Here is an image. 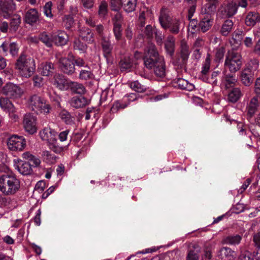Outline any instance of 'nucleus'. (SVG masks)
<instances>
[{
  "mask_svg": "<svg viewBox=\"0 0 260 260\" xmlns=\"http://www.w3.org/2000/svg\"><path fill=\"white\" fill-rule=\"evenodd\" d=\"M148 57L144 60L145 66L149 69L154 68L155 75L162 77L165 75L166 68L164 58L158 55L155 46L151 44L147 50Z\"/></svg>",
  "mask_w": 260,
  "mask_h": 260,
  "instance_id": "1",
  "label": "nucleus"
},
{
  "mask_svg": "<svg viewBox=\"0 0 260 260\" xmlns=\"http://www.w3.org/2000/svg\"><path fill=\"white\" fill-rule=\"evenodd\" d=\"M20 188V182L14 174H5L0 176V191L6 196L17 192Z\"/></svg>",
  "mask_w": 260,
  "mask_h": 260,
  "instance_id": "2",
  "label": "nucleus"
},
{
  "mask_svg": "<svg viewBox=\"0 0 260 260\" xmlns=\"http://www.w3.org/2000/svg\"><path fill=\"white\" fill-rule=\"evenodd\" d=\"M41 139L47 143L50 149L56 153H60L67 147L60 145L57 142V133L50 127H45L39 132Z\"/></svg>",
  "mask_w": 260,
  "mask_h": 260,
  "instance_id": "3",
  "label": "nucleus"
},
{
  "mask_svg": "<svg viewBox=\"0 0 260 260\" xmlns=\"http://www.w3.org/2000/svg\"><path fill=\"white\" fill-rule=\"evenodd\" d=\"M16 67L21 76L26 78H29L33 74L36 69L34 59L25 55H22L19 57Z\"/></svg>",
  "mask_w": 260,
  "mask_h": 260,
  "instance_id": "4",
  "label": "nucleus"
},
{
  "mask_svg": "<svg viewBox=\"0 0 260 260\" xmlns=\"http://www.w3.org/2000/svg\"><path fill=\"white\" fill-rule=\"evenodd\" d=\"M28 107L37 114H47L50 112L51 107L49 103L38 94L31 95L28 100Z\"/></svg>",
  "mask_w": 260,
  "mask_h": 260,
  "instance_id": "5",
  "label": "nucleus"
},
{
  "mask_svg": "<svg viewBox=\"0 0 260 260\" xmlns=\"http://www.w3.org/2000/svg\"><path fill=\"white\" fill-rule=\"evenodd\" d=\"M159 20L163 28L165 29L169 28L173 34L178 33L181 21L176 18H171L166 11L162 10L160 11Z\"/></svg>",
  "mask_w": 260,
  "mask_h": 260,
  "instance_id": "6",
  "label": "nucleus"
},
{
  "mask_svg": "<svg viewBox=\"0 0 260 260\" xmlns=\"http://www.w3.org/2000/svg\"><path fill=\"white\" fill-rule=\"evenodd\" d=\"M241 64V55L234 50L229 51L224 62L225 67L234 73L240 69Z\"/></svg>",
  "mask_w": 260,
  "mask_h": 260,
  "instance_id": "7",
  "label": "nucleus"
},
{
  "mask_svg": "<svg viewBox=\"0 0 260 260\" xmlns=\"http://www.w3.org/2000/svg\"><path fill=\"white\" fill-rule=\"evenodd\" d=\"M7 145L12 151H22L26 146V140L22 136L13 135L8 139Z\"/></svg>",
  "mask_w": 260,
  "mask_h": 260,
  "instance_id": "8",
  "label": "nucleus"
},
{
  "mask_svg": "<svg viewBox=\"0 0 260 260\" xmlns=\"http://www.w3.org/2000/svg\"><path fill=\"white\" fill-rule=\"evenodd\" d=\"M16 4L13 0L0 1V15L6 19L11 17L16 10Z\"/></svg>",
  "mask_w": 260,
  "mask_h": 260,
  "instance_id": "9",
  "label": "nucleus"
},
{
  "mask_svg": "<svg viewBox=\"0 0 260 260\" xmlns=\"http://www.w3.org/2000/svg\"><path fill=\"white\" fill-rule=\"evenodd\" d=\"M2 92L11 98H19L23 94V91L18 85L8 83L3 87Z\"/></svg>",
  "mask_w": 260,
  "mask_h": 260,
  "instance_id": "10",
  "label": "nucleus"
},
{
  "mask_svg": "<svg viewBox=\"0 0 260 260\" xmlns=\"http://www.w3.org/2000/svg\"><path fill=\"white\" fill-rule=\"evenodd\" d=\"M13 166L18 172L22 175H29L32 172V169L31 165L22 160L19 158H16L13 159Z\"/></svg>",
  "mask_w": 260,
  "mask_h": 260,
  "instance_id": "11",
  "label": "nucleus"
},
{
  "mask_svg": "<svg viewBox=\"0 0 260 260\" xmlns=\"http://www.w3.org/2000/svg\"><path fill=\"white\" fill-rule=\"evenodd\" d=\"M37 119L31 114H25L23 119V126L25 130L30 134H33L37 132Z\"/></svg>",
  "mask_w": 260,
  "mask_h": 260,
  "instance_id": "12",
  "label": "nucleus"
},
{
  "mask_svg": "<svg viewBox=\"0 0 260 260\" xmlns=\"http://www.w3.org/2000/svg\"><path fill=\"white\" fill-rule=\"evenodd\" d=\"M59 67L63 72L69 75L74 73L75 70L74 62L65 57L59 60Z\"/></svg>",
  "mask_w": 260,
  "mask_h": 260,
  "instance_id": "13",
  "label": "nucleus"
},
{
  "mask_svg": "<svg viewBox=\"0 0 260 260\" xmlns=\"http://www.w3.org/2000/svg\"><path fill=\"white\" fill-rule=\"evenodd\" d=\"M201 20L199 23V28L202 31L205 32L208 30L213 24V19L212 18V14H202Z\"/></svg>",
  "mask_w": 260,
  "mask_h": 260,
  "instance_id": "14",
  "label": "nucleus"
},
{
  "mask_svg": "<svg viewBox=\"0 0 260 260\" xmlns=\"http://www.w3.org/2000/svg\"><path fill=\"white\" fill-rule=\"evenodd\" d=\"M51 83L60 90L67 89L69 87V83L63 76L60 74H55L51 80Z\"/></svg>",
  "mask_w": 260,
  "mask_h": 260,
  "instance_id": "15",
  "label": "nucleus"
},
{
  "mask_svg": "<svg viewBox=\"0 0 260 260\" xmlns=\"http://www.w3.org/2000/svg\"><path fill=\"white\" fill-rule=\"evenodd\" d=\"M207 3L202 8L201 14H214L219 4V0H206Z\"/></svg>",
  "mask_w": 260,
  "mask_h": 260,
  "instance_id": "16",
  "label": "nucleus"
},
{
  "mask_svg": "<svg viewBox=\"0 0 260 260\" xmlns=\"http://www.w3.org/2000/svg\"><path fill=\"white\" fill-rule=\"evenodd\" d=\"M52 41L58 46L64 45L68 41V35L64 31H58L53 34Z\"/></svg>",
  "mask_w": 260,
  "mask_h": 260,
  "instance_id": "17",
  "label": "nucleus"
},
{
  "mask_svg": "<svg viewBox=\"0 0 260 260\" xmlns=\"http://www.w3.org/2000/svg\"><path fill=\"white\" fill-rule=\"evenodd\" d=\"M260 105V103L256 96H254L251 99L249 102L246 106L247 113L249 117H252Z\"/></svg>",
  "mask_w": 260,
  "mask_h": 260,
  "instance_id": "18",
  "label": "nucleus"
},
{
  "mask_svg": "<svg viewBox=\"0 0 260 260\" xmlns=\"http://www.w3.org/2000/svg\"><path fill=\"white\" fill-rule=\"evenodd\" d=\"M138 98L137 95L136 93H131L129 94H128L126 96H125L123 99L124 102H125L126 101H128V103L126 104H124L123 102H121L120 101H116L114 102V103L113 105L112 108L113 109H118L120 108L123 109L125 108L128 104L131 102L135 101Z\"/></svg>",
  "mask_w": 260,
  "mask_h": 260,
  "instance_id": "19",
  "label": "nucleus"
},
{
  "mask_svg": "<svg viewBox=\"0 0 260 260\" xmlns=\"http://www.w3.org/2000/svg\"><path fill=\"white\" fill-rule=\"evenodd\" d=\"M236 253L228 247H223L218 252V256L221 259L226 260H234L236 256Z\"/></svg>",
  "mask_w": 260,
  "mask_h": 260,
  "instance_id": "20",
  "label": "nucleus"
},
{
  "mask_svg": "<svg viewBox=\"0 0 260 260\" xmlns=\"http://www.w3.org/2000/svg\"><path fill=\"white\" fill-rule=\"evenodd\" d=\"M39 13L37 9L32 8L28 10L26 13L25 19L26 23L32 25L39 19Z\"/></svg>",
  "mask_w": 260,
  "mask_h": 260,
  "instance_id": "21",
  "label": "nucleus"
},
{
  "mask_svg": "<svg viewBox=\"0 0 260 260\" xmlns=\"http://www.w3.org/2000/svg\"><path fill=\"white\" fill-rule=\"evenodd\" d=\"M89 103V101L84 96H75L71 101V105L75 108H81Z\"/></svg>",
  "mask_w": 260,
  "mask_h": 260,
  "instance_id": "22",
  "label": "nucleus"
},
{
  "mask_svg": "<svg viewBox=\"0 0 260 260\" xmlns=\"http://www.w3.org/2000/svg\"><path fill=\"white\" fill-rule=\"evenodd\" d=\"M241 80L245 86H249L252 82V73L251 70L247 68L244 69L241 75Z\"/></svg>",
  "mask_w": 260,
  "mask_h": 260,
  "instance_id": "23",
  "label": "nucleus"
},
{
  "mask_svg": "<svg viewBox=\"0 0 260 260\" xmlns=\"http://www.w3.org/2000/svg\"><path fill=\"white\" fill-rule=\"evenodd\" d=\"M257 22H260V13L249 12L245 18L246 25L252 26Z\"/></svg>",
  "mask_w": 260,
  "mask_h": 260,
  "instance_id": "24",
  "label": "nucleus"
},
{
  "mask_svg": "<svg viewBox=\"0 0 260 260\" xmlns=\"http://www.w3.org/2000/svg\"><path fill=\"white\" fill-rule=\"evenodd\" d=\"M242 34V31L239 30H235L233 34L230 43L232 46H233V48L236 49L241 44L242 40L243 39Z\"/></svg>",
  "mask_w": 260,
  "mask_h": 260,
  "instance_id": "25",
  "label": "nucleus"
},
{
  "mask_svg": "<svg viewBox=\"0 0 260 260\" xmlns=\"http://www.w3.org/2000/svg\"><path fill=\"white\" fill-rule=\"evenodd\" d=\"M39 70L42 75L47 76L53 73L54 68L52 63L45 62L40 65Z\"/></svg>",
  "mask_w": 260,
  "mask_h": 260,
  "instance_id": "26",
  "label": "nucleus"
},
{
  "mask_svg": "<svg viewBox=\"0 0 260 260\" xmlns=\"http://www.w3.org/2000/svg\"><path fill=\"white\" fill-rule=\"evenodd\" d=\"M102 47L105 57L107 59L108 63L112 62V58L111 53L112 47L109 41H103L102 42Z\"/></svg>",
  "mask_w": 260,
  "mask_h": 260,
  "instance_id": "27",
  "label": "nucleus"
},
{
  "mask_svg": "<svg viewBox=\"0 0 260 260\" xmlns=\"http://www.w3.org/2000/svg\"><path fill=\"white\" fill-rule=\"evenodd\" d=\"M0 107L3 111L6 112L14 111L15 107L8 98L4 97L0 98Z\"/></svg>",
  "mask_w": 260,
  "mask_h": 260,
  "instance_id": "28",
  "label": "nucleus"
},
{
  "mask_svg": "<svg viewBox=\"0 0 260 260\" xmlns=\"http://www.w3.org/2000/svg\"><path fill=\"white\" fill-rule=\"evenodd\" d=\"M58 116L67 124L72 125L74 123V118L67 110L63 109L58 112Z\"/></svg>",
  "mask_w": 260,
  "mask_h": 260,
  "instance_id": "29",
  "label": "nucleus"
},
{
  "mask_svg": "<svg viewBox=\"0 0 260 260\" xmlns=\"http://www.w3.org/2000/svg\"><path fill=\"white\" fill-rule=\"evenodd\" d=\"M177 84L178 87L182 89H185L188 91H192L194 88V86L193 84L189 83L188 81L184 79H178L177 81Z\"/></svg>",
  "mask_w": 260,
  "mask_h": 260,
  "instance_id": "30",
  "label": "nucleus"
},
{
  "mask_svg": "<svg viewBox=\"0 0 260 260\" xmlns=\"http://www.w3.org/2000/svg\"><path fill=\"white\" fill-rule=\"evenodd\" d=\"M237 8L238 6L236 3L235 2H232L229 3L225 8V14L227 17H232L237 13Z\"/></svg>",
  "mask_w": 260,
  "mask_h": 260,
  "instance_id": "31",
  "label": "nucleus"
},
{
  "mask_svg": "<svg viewBox=\"0 0 260 260\" xmlns=\"http://www.w3.org/2000/svg\"><path fill=\"white\" fill-rule=\"evenodd\" d=\"M123 2L122 8L126 12H131L135 10L136 0H122Z\"/></svg>",
  "mask_w": 260,
  "mask_h": 260,
  "instance_id": "32",
  "label": "nucleus"
},
{
  "mask_svg": "<svg viewBox=\"0 0 260 260\" xmlns=\"http://www.w3.org/2000/svg\"><path fill=\"white\" fill-rule=\"evenodd\" d=\"M211 58L210 54H208L207 55V57L206 58V59L205 61L204 62L202 67V71H201V74L202 75V79L203 80V78L206 77V75L208 74L209 72L210 69V66H211Z\"/></svg>",
  "mask_w": 260,
  "mask_h": 260,
  "instance_id": "33",
  "label": "nucleus"
},
{
  "mask_svg": "<svg viewBox=\"0 0 260 260\" xmlns=\"http://www.w3.org/2000/svg\"><path fill=\"white\" fill-rule=\"evenodd\" d=\"M241 95L242 93L240 89L238 88H235L229 93L228 99L230 102L235 103L240 99Z\"/></svg>",
  "mask_w": 260,
  "mask_h": 260,
  "instance_id": "34",
  "label": "nucleus"
},
{
  "mask_svg": "<svg viewBox=\"0 0 260 260\" xmlns=\"http://www.w3.org/2000/svg\"><path fill=\"white\" fill-rule=\"evenodd\" d=\"M237 82V79L235 76L231 74L226 75L223 81L226 88H228L234 86Z\"/></svg>",
  "mask_w": 260,
  "mask_h": 260,
  "instance_id": "35",
  "label": "nucleus"
},
{
  "mask_svg": "<svg viewBox=\"0 0 260 260\" xmlns=\"http://www.w3.org/2000/svg\"><path fill=\"white\" fill-rule=\"evenodd\" d=\"M233 26V22L231 20H226L223 24L221 33L223 36H227L231 31Z\"/></svg>",
  "mask_w": 260,
  "mask_h": 260,
  "instance_id": "36",
  "label": "nucleus"
},
{
  "mask_svg": "<svg viewBox=\"0 0 260 260\" xmlns=\"http://www.w3.org/2000/svg\"><path fill=\"white\" fill-rule=\"evenodd\" d=\"M175 39L173 37L170 36L168 38L165 43V48L167 52L172 55L174 51L175 47Z\"/></svg>",
  "mask_w": 260,
  "mask_h": 260,
  "instance_id": "37",
  "label": "nucleus"
},
{
  "mask_svg": "<svg viewBox=\"0 0 260 260\" xmlns=\"http://www.w3.org/2000/svg\"><path fill=\"white\" fill-rule=\"evenodd\" d=\"M69 86L71 87L73 91L78 94H84L86 91L84 86L77 82H72Z\"/></svg>",
  "mask_w": 260,
  "mask_h": 260,
  "instance_id": "38",
  "label": "nucleus"
},
{
  "mask_svg": "<svg viewBox=\"0 0 260 260\" xmlns=\"http://www.w3.org/2000/svg\"><path fill=\"white\" fill-rule=\"evenodd\" d=\"M21 21V19L20 15H14L11 21L10 29L14 31H16L20 24Z\"/></svg>",
  "mask_w": 260,
  "mask_h": 260,
  "instance_id": "39",
  "label": "nucleus"
},
{
  "mask_svg": "<svg viewBox=\"0 0 260 260\" xmlns=\"http://www.w3.org/2000/svg\"><path fill=\"white\" fill-rule=\"evenodd\" d=\"M189 50L188 46L185 41H181L180 44V54L183 60L187 58L189 54Z\"/></svg>",
  "mask_w": 260,
  "mask_h": 260,
  "instance_id": "40",
  "label": "nucleus"
},
{
  "mask_svg": "<svg viewBox=\"0 0 260 260\" xmlns=\"http://www.w3.org/2000/svg\"><path fill=\"white\" fill-rule=\"evenodd\" d=\"M80 36L84 40L89 43L93 42V34L88 29L81 30L80 32Z\"/></svg>",
  "mask_w": 260,
  "mask_h": 260,
  "instance_id": "41",
  "label": "nucleus"
},
{
  "mask_svg": "<svg viewBox=\"0 0 260 260\" xmlns=\"http://www.w3.org/2000/svg\"><path fill=\"white\" fill-rule=\"evenodd\" d=\"M52 3L51 1L47 2L43 6V13L48 18L50 19L53 18V14L52 13Z\"/></svg>",
  "mask_w": 260,
  "mask_h": 260,
  "instance_id": "42",
  "label": "nucleus"
},
{
  "mask_svg": "<svg viewBox=\"0 0 260 260\" xmlns=\"http://www.w3.org/2000/svg\"><path fill=\"white\" fill-rule=\"evenodd\" d=\"M42 155L43 159L48 163L53 164L55 161L56 156L49 151H43Z\"/></svg>",
  "mask_w": 260,
  "mask_h": 260,
  "instance_id": "43",
  "label": "nucleus"
},
{
  "mask_svg": "<svg viewBox=\"0 0 260 260\" xmlns=\"http://www.w3.org/2000/svg\"><path fill=\"white\" fill-rule=\"evenodd\" d=\"M241 240V237L239 235L229 236L225 239V243L230 245L239 244Z\"/></svg>",
  "mask_w": 260,
  "mask_h": 260,
  "instance_id": "44",
  "label": "nucleus"
},
{
  "mask_svg": "<svg viewBox=\"0 0 260 260\" xmlns=\"http://www.w3.org/2000/svg\"><path fill=\"white\" fill-rule=\"evenodd\" d=\"M39 39L46 46L51 47L52 46V36L51 38H50L46 32H43L40 35Z\"/></svg>",
  "mask_w": 260,
  "mask_h": 260,
  "instance_id": "45",
  "label": "nucleus"
},
{
  "mask_svg": "<svg viewBox=\"0 0 260 260\" xmlns=\"http://www.w3.org/2000/svg\"><path fill=\"white\" fill-rule=\"evenodd\" d=\"M129 86L133 90L138 92H142L145 90V87L137 81L131 82Z\"/></svg>",
  "mask_w": 260,
  "mask_h": 260,
  "instance_id": "46",
  "label": "nucleus"
},
{
  "mask_svg": "<svg viewBox=\"0 0 260 260\" xmlns=\"http://www.w3.org/2000/svg\"><path fill=\"white\" fill-rule=\"evenodd\" d=\"M74 48L75 50H79L80 53H84L86 50V45L81 42L79 39L75 40L74 43Z\"/></svg>",
  "mask_w": 260,
  "mask_h": 260,
  "instance_id": "47",
  "label": "nucleus"
},
{
  "mask_svg": "<svg viewBox=\"0 0 260 260\" xmlns=\"http://www.w3.org/2000/svg\"><path fill=\"white\" fill-rule=\"evenodd\" d=\"M114 37L117 41H119L122 38V28L120 25H113V29Z\"/></svg>",
  "mask_w": 260,
  "mask_h": 260,
  "instance_id": "48",
  "label": "nucleus"
},
{
  "mask_svg": "<svg viewBox=\"0 0 260 260\" xmlns=\"http://www.w3.org/2000/svg\"><path fill=\"white\" fill-rule=\"evenodd\" d=\"M120 66L122 71H126L132 67L133 63L131 61L124 59L120 61Z\"/></svg>",
  "mask_w": 260,
  "mask_h": 260,
  "instance_id": "49",
  "label": "nucleus"
},
{
  "mask_svg": "<svg viewBox=\"0 0 260 260\" xmlns=\"http://www.w3.org/2000/svg\"><path fill=\"white\" fill-rule=\"evenodd\" d=\"M225 53V49L223 47H221L217 48L215 52V60L219 62L222 60Z\"/></svg>",
  "mask_w": 260,
  "mask_h": 260,
  "instance_id": "50",
  "label": "nucleus"
},
{
  "mask_svg": "<svg viewBox=\"0 0 260 260\" xmlns=\"http://www.w3.org/2000/svg\"><path fill=\"white\" fill-rule=\"evenodd\" d=\"M107 13V4L105 1L101 2L99 9V14L102 17H104Z\"/></svg>",
  "mask_w": 260,
  "mask_h": 260,
  "instance_id": "51",
  "label": "nucleus"
},
{
  "mask_svg": "<svg viewBox=\"0 0 260 260\" xmlns=\"http://www.w3.org/2000/svg\"><path fill=\"white\" fill-rule=\"evenodd\" d=\"M111 7L112 10L117 11L122 7V0H110Z\"/></svg>",
  "mask_w": 260,
  "mask_h": 260,
  "instance_id": "52",
  "label": "nucleus"
},
{
  "mask_svg": "<svg viewBox=\"0 0 260 260\" xmlns=\"http://www.w3.org/2000/svg\"><path fill=\"white\" fill-rule=\"evenodd\" d=\"M92 74L89 69L88 70H81L80 73V78L83 80H88L91 78Z\"/></svg>",
  "mask_w": 260,
  "mask_h": 260,
  "instance_id": "53",
  "label": "nucleus"
},
{
  "mask_svg": "<svg viewBox=\"0 0 260 260\" xmlns=\"http://www.w3.org/2000/svg\"><path fill=\"white\" fill-rule=\"evenodd\" d=\"M238 260H253L251 253L249 251L245 250L241 252Z\"/></svg>",
  "mask_w": 260,
  "mask_h": 260,
  "instance_id": "54",
  "label": "nucleus"
},
{
  "mask_svg": "<svg viewBox=\"0 0 260 260\" xmlns=\"http://www.w3.org/2000/svg\"><path fill=\"white\" fill-rule=\"evenodd\" d=\"M113 25H120L122 22L123 19L121 14L117 12L112 19Z\"/></svg>",
  "mask_w": 260,
  "mask_h": 260,
  "instance_id": "55",
  "label": "nucleus"
},
{
  "mask_svg": "<svg viewBox=\"0 0 260 260\" xmlns=\"http://www.w3.org/2000/svg\"><path fill=\"white\" fill-rule=\"evenodd\" d=\"M65 27L70 28L73 25L74 21L73 18L70 16H66L63 20Z\"/></svg>",
  "mask_w": 260,
  "mask_h": 260,
  "instance_id": "56",
  "label": "nucleus"
},
{
  "mask_svg": "<svg viewBox=\"0 0 260 260\" xmlns=\"http://www.w3.org/2000/svg\"><path fill=\"white\" fill-rule=\"evenodd\" d=\"M33 81L34 85L36 87H40L43 85V78L39 75L34 77Z\"/></svg>",
  "mask_w": 260,
  "mask_h": 260,
  "instance_id": "57",
  "label": "nucleus"
},
{
  "mask_svg": "<svg viewBox=\"0 0 260 260\" xmlns=\"http://www.w3.org/2000/svg\"><path fill=\"white\" fill-rule=\"evenodd\" d=\"M220 72L218 71H214L212 72L211 74V80H208V79L206 78V77H205L203 78V80L209 83H216L217 82V79L216 77L219 75Z\"/></svg>",
  "mask_w": 260,
  "mask_h": 260,
  "instance_id": "58",
  "label": "nucleus"
},
{
  "mask_svg": "<svg viewBox=\"0 0 260 260\" xmlns=\"http://www.w3.org/2000/svg\"><path fill=\"white\" fill-rule=\"evenodd\" d=\"M197 25V20L195 19L190 20L188 26V31H190L191 34H193L194 32V31L196 30Z\"/></svg>",
  "mask_w": 260,
  "mask_h": 260,
  "instance_id": "59",
  "label": "nucleus"
},
{
  "mask_svg": "<svg viewBox=\"0 0 260 260\" xmlns=\"http://www.w3.org/2000/svg\"><path fill=\"white\" fill-rule=\"evenodd\" d=\"M186 260H199V255L197 252L190 250L186 256Z\"/></svg>",
  "mask_w": 260,
  "mask_h": 260,
  "instance_id": "60",
  "label": "nucleus"
},
{
  "mask_svg": "<svg viewBox=\"0 0 260 260\" xmlns=\"http://www.w3.org/2000/svg\"><path fill=\"white\" fill-rule=\"evenodd\" d=\"M10 52L12 56H15L17 54L18 51V48L17 45L15 43H12L9 44Z\"/></svg>",
  "mask_w": 260,
  "mask_h": 260,
  "instance_id": "61",
  "label": "nucleus"
},
{
  "mask_svg": "<svg viewBox=\"0 0 260 260\" xmlns=\"http://www.w3.org/2000/svg\"><path fill=\"white\" fill-rule=\"evenodd\" d=\"M69 133V130H66L60 132L58 135L57 134V137L60 142H64L67 140L68 136Z\"/></svg>",
  "mask_w": 260,
  "mask_h": 260,
  "instance_id": "62",
  "label": "nucleus"
},
{
  "mask_svg": "<svg viewBox=\"0 0 260 260\" xmlns=\"http://www.w3.org/2000/svg\"><path fill=\"white\" fill-rule=\"evenodd\" d=\"M156 30L153 29L151 25H148L145 28V33L148 37L150 38L153 36V32L155 33Z\"/></svg>",
  "mask_w": 260,
  "mask_h": 260,
  "instance_id": "63",
  "label": "nucleus"
},
{
  "mask_svg": "<svg viewBox=\"0 0 260 260\" xmlns=\"http://www.w3.org/2000/svg\"><path fill=\"white\" fill-rule=\"evenodd\" d=\"M254 92L256 94L260 96V77L256 79L254 85Z\"/></svg>",
  "mask_w": 260,
  "mask_h": 260,
  "instance_id": "64",
  "label": "nucleus"
}]
</instances>
